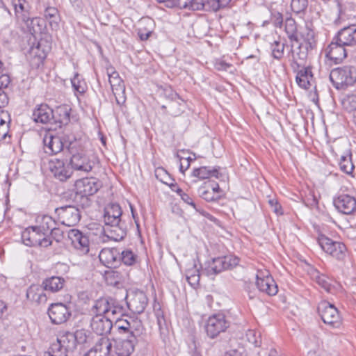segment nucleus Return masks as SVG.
Wrapping results in <instances>:
<instances>
[{
    "instance_id": "nucleus-1",
    "label": "nucleus",
    "mask_w": 356,
    "mask_h": 356,
    "mask_svg": "<svg viewBox=\"0 0 356 356\" xmlns=\"http://www.w3.org/2000/svg\"><path fill=\"white\" fill-rule=\"evenodd\" d=\"M122 213L121 207L118 204H111L105 209L104 226L102 229V242H107L108 240L118 241L125 237L126 229L120 219Z\"/></svg>"
},
{
    "instance_id": "nucleus-2",
    "label": "nucleus",
    "mask_w": 356,
    "mask_h": 356,
    "mask_svg": "<svg viewBox=\"0 0 356 356\" xmlns=\"http://www.w3.org/2000/svg\"><path fill=\"white\" fill-rule=\"evenodd\" d=\"M168 8L179 7L193 10L217 11L229 4V0H156Z\"/></svg>"
},
{
    "instance_id": "nucleus-3",
    "label": "nucleus",
    "mask_w": 356,
    "mask_h": 356,
    "mask_svg": "<svg viewBox=\"0 0 356 356\" xmlns=\"http://www.w3.org/2000/svg\"><path fill=\"white\" fill-rule=\"evenodd\" d=\"M330 79L337 89H343L356 82V67L351 65L339 67L331 70Z\"/></svg>"
},
{
    "instance_id": "nucleus-4",
    "label": "nucleus",
    "mask_w": 356,
    "mask_h": 356,
    "mask_svg": "<svg viewBox=\"0 0 356 356\" xmlns=\"http://www.w3.org/2000/svg\"><path fill=\"white\" fill-rule=\"evenodd\" d=\"M239 259L232 255L217 257L206 264L202 269L201 274L207 276H214L220 272L231 269L238 265Z\"/></svg>"
},
{
    "instance_id": "nucleus-5",
    "label": "nucleus",
    "mask_w": 356,
    "mask_h": 356,
    "mask_svg": "<svg viewBox=\"0 0 356 356\" xmlns=\"http://www.w3.org/2000/svg\"><path fill=\"white\" fill-rule=\"evenodd\" d=\"M318 313L325 324L332 328H339L342 319L337 308L327 301H321L317 307Z\"/></svg>"
},
{
    "instance_id": "nucleus-6",
    "label": "nucleus",
    "mask_w": 356,
    "mask_h": 356,
    "mask_svg": "<svg viewBox=\"0 0 356 356\" xmlns=\"http://www.w3.org/2000/svg\"><path fill=\"white\" fill-rule=\"evenodd\" d=\"M71 154L70 165L72 170L85 173H88L92 170L95 162L90 159V156L86 150L83 149H74L72 147Z\"/></svg>"
},
{
    "instance_id": "nucleus-7",
    "label": "nucleus",
    "mask_w": 356,
    "mask_h": 356,
    "mask_svg": "<svg viewBox=\"0 0 356 356\" xmlns=\"http://www.w3.org/2000/svg\"><path fill=\"white\" fill-rule=\"evenodd\" d=\"M23 243L27 246H40L47 248L51 245V240L47 237L37 226L26 229L22 233Z\"/></svg>"
},
{
    "instance_id": "nucleus-8",
    "label": "nucleus",
    "mask_w": 356,
    "mask_h": 356,
    "mask_svg": "<svg viewBox=\"0 0 356 356\" xmlns=\"http://www.w3.org/2000/svg\"><path fill=\"white\" fill-rule=\"evenodd\" d=\"M318 243L325 252L337 260L343 261L346 258L347 250L343 243L334 241L325 235L318 236Z\"/></svg>"
},
{
    "instance_id": "nucleus-9",
    "label": "nucleus",
    "mask_w": 356,
    "mask_h": 356,
    "mask_svg": "<svg viewBox=\"0 0 356 356\" xmlns=\"http://www.w3.org/2000/svg\"><path fill=\"white\" fill-rule=\"evenodd\" d=\"M55 211L60 222L68 227L76 225L81 219L79 210L72 205L57 208Z\"/></svg>"
},
{
    "instance_id": "nucleus-10",
    "label": "nucleus",
    "mask_w": 356,
    "mask_h": 356,
    "mask_svg": "<svg viewBox=\"0 0 356 356\" xmlns=\"http://www.w3.org/2000/svg\"><path fill=\"white\" fill-rule=\"evenodd\" d=\"M228 327L229 323L223 314H214L207 320L206 332L210 338L213 339L220 333L225 332Z\"/></svg>"
},
{
    "instance_id": "nucleus-11",
    "label": "nucleus",
    "mask_w": 356,
    "mask_h": 356,
    "mask_svg": "<svg viewBox=\"0 0 356 356\" xmlns=\"http://www.w3.org/2000/svg\"><path fill=\"white\" fill-rule=\"evenodd\" d=\"M346 47L334 36L331 42L324 49L325 57L332 60L334 64L340 63L347 57Z\"/></svg>"
},
{
    "instance_id": "nucleus-12",
    "label": "nucleus",
    "mask_w": 356,
    "mask_h": 356,
    "mask_svg": "<svg viewBox=\"0 0 356 356\" xmlns=\"http://www.w3.org/2000/svg\"><path fill=\"white\" fill-rule=\"evenodd\" d=\"M100 186V183L95 178L86 177L75 181L74 190L81 197H88L96 193Z\"/></svg>"
},
{
    "instance_id": "nucleus-13",
    "label": "nucleus",
    "mask_w": 356,
    "mask_h": 356,
    "mask_svg": "<svg viewBox=\"0 0 356 356\" xmlns=\"http://www.w3.org/2000/svg\"><path fill=\"white\" fill-rule=\"evenodd\" d=\"M107 74L117 104H121L124 103L125 99L123 95L124 93L125 87L123 81L120 77L119 74L112 67L107 69Z\"/></svg>"
},
{
    "instance_id": "nucleus-14",
    "label": "nucleus",
    "mask_w": 356,
    "mask_h": 356,
    "mask_svg": "<svg viewBox=\"0 0 356 356\" xmlns=\"http://www.w3.org/2000/svg\"><path fill=\"white\" fill-rule=\"evenodd\" d=\"M75 348V344L73 339H70V333L61 336L54 343L49 353V356H67V353Z\"/></svg>"
},
{
    "instance_id": "nucleus-15",
    "label": "nucleus",
    "mask_w": 356,
    "mask_h": 356,
    "mask_svg": "<svg viewBox=\"0 0 356 356\" xmlns=\"http://www.w3.org/2000/svg\"><path fill=\"white\" fill-rule=\"evenodd\" d=\"M127 304L134 313L141 314L147 305V298L141 291H132L127 296Z\"/></svg>"
},
{
    "instance_id": "nucleus-16",
    "label": "nucleus",
    "mask_w": 356,
    "mask_h": 356,
    "mask_svg": "<svg viewBox=\"0 0 356 356\" xmlns=\"http://www.w3.org/2000/svg\"><path fill=\"white\" fill-rule=\"evenodd\" d=\"M333 203L341 213L350 215L356 211V199L348 194H340L334 198Z\"/></svg>"
},
{
    "instance_id": "nucleus-17",
    "label": "nucleus",
    "mask_w": 356,
    "mask_h": 356,
    "mask_svg": "<svg viewBox=\"0 0 356 356\" xmlns=\"http://www.w3.org/2000/svg\"><path fill=\"white\" fill-rule=\"evenodd\" d=\"M48 314L54 324L65 322L71 315L69 307L63 303L52 304L49 309Z\"/></svg>"
},
{
    "instance_id": "nucleus-18",
    "label": "nucleus",
    "mask_w": 356,
    "mask_h": 356,
    "mask_svg": "<svg viewBox=\"0 0 356 356\" xmlns=\"http://www.w3.org/2000/svg\"><path fill=\"white\" fill-rule=\"evenodd\" d=\"M68 238L71 241L73 247L79 250L81 254H87L89 252V239L78 229H70L68 232Z\"/></svg>"
},
{
    "instance_id": "nucleus-19",
    "label": "nucleus",
    "mask_w": 356,
    "mask_h": 356,
    "mask_svg": "<svg viewBox=\"0 0 356 356\" xmlns=\"http://www.w3.org/2000/svg\"><path fill=\"white\" fill-rule=\"evenodd\" d=\"M91 329L99 335H104L110 333L113 323L110 319V315L101 316L95 315L90 321Z\"/></svg>"
},
{
    "instance_id": "nucleus-20",
    "label": "nucleus",
    "mask_w": 356,
    "mask_h": 356,
    "mask_svg": "<svg viewBox=\"0 0 356 356\" xmlns=\"http://www.w3.org/2000/svg\"><path fill=\"white\" fill-rule=\"evenodd\" d=\"M143 330L141 321L137 318L129 317V323L127 334L130 336L123 342V345L128 348V351H134V343L137 336L140 335Z\"/></svg>"
},
{
    "instance_id": "nucleus-21",
    "label": "nucleus",
    "mask_w": 356,
    "mask_h": 356,
    "mask_svg": "<svg viewBox=\"0 0 356 356\" xmlns=\"http://www.w3.org/2000/svg\"><path fill=\"white\" fill-rule=\"evenodd\" d=\"M49 168L54 176L61 181H66L72 175V170L65 166L63 161L57 159L49 161Z\"/></svg>"
},
{
    "instance_id": "nucleus-22",
    "label": "nucleus",
    "mask_w": 356,
    "mask_h": 356,
    "mask_svg": "<svg viewBox=\"0 0 356 356\" xmlns=\"http://www.w3.org/2000/svg\"><path fill=\"white\" fill-rule=\"evenodd\" d=\"M337 40L346 47L356 45V24H350L341 29L334 35Z\"/></svg>"
},
{
    "instance_id": "nucleus-23",
    "label": "nucleus",
    "mask_w": 356,
    "mask_h": 356,
    "mask_svg": "<svg viewBox=\"0 0 356 356\" xmlns=\"http://www.w3.org/2000/svg\"><path fill=\"white\" fill-rule=\"evenodd\" d=\"M99 258L100 261L108 268H115L120 263V252L117 248H104Z\"/></svg>"
},
{
    "instance_id": "nucleus-24",
    "label": "nucleus",
    "mask_w": 356,
    "mask_h": 356,
    "mask_svg": "<svg viewBox=\"0 0 356 356\" xmlns=\"http://www.w3.org/2000/svg\"><path fill=\"white\" fill-rule=\"evenodd\" d=\"M112 347V342L108 338L102 337L84 356H109Z\"/></svg>"
},
{
    "instance_id": "nucleus-25",
    "label": "nucleus",
    "mask_w": 356,
    "mask_h": 356,
    "mask_svg": "<svg viewBox=\"0 0 356 356\" xmlns=\"http://www.w3.org/2000/svg\"><path fill=\"white\" fill-rule=\"evenodd\" d=\"M53 118L54 110L46 104L39 105L33 111V119L36 122L46 124L51 122Z\"/></svg>"
},
{
    "instance_id": "nucleus-26",
    "label": "nucleus",
    "mask_w": 356,
    "mask_h": 356,
    "mask_svg": "<svg viewBox=\"0 0 356 356\" xmlns=\"http://www.w3.org/2000/svg\"><path fill=\"white\" fill-rule=\"evenodd\" d=\"M310 276L321 288H323L327 293H332L334 289V281L332 278L327 277L325 274L321 273L316 269H312L310 271Z\"/></svg>"
},
{
    "instance_id": "nucleus-27",
    "label": "nucleus",
    "mask_w": 356,
    "mask_h": 356,
    "mask_svg": "<svg viewBox=\"0 0 356 356\" xmlns=\"http://www.w3.org/2000/svg\"><path fill=\"white\" fill-rule=\"evenodd\" d=\"M44 149L45 153L56 154L63 150V144L60 137L47 135L44 138Z\"/></svg>"
},
{
    "instance_id": "nucleus-28",
    "label": "nucleus",
    "mask_w": 356,
    "mask_h": 356,
    "mask_svg": "<svg viewBox=\"0 0 356 356\" xmlns=\"http://www.w3.org/2000/svg\"><path fill=\"white\" fill-rule=\"evenodd\" d=\"M45 291L42 284L41 285L32 284L26 291V297L29 300L36 303H45L47 300Z\"/></svg>"
},
{
    "instance_id": "nucleus-29",
    "label": "nucleus",
    "mask_w": 356,
    "mask_h": 356,
    "mask_svg": "<svg viewBox=\"0 0 356 356\" xmlns=\"http://www.w3.org/2000/svg\"><path fill=\"white\" fill-rule=\"evenodd\" d=\"M185 107L186 104L180 97L177 99H174L161 106V108L165 113L173 117L180 115L184 112Z\"/></svg>"
},
{
    "instance_id": "nucleus-30",
    "label": "nucleus",
    "mask_w": 356,
    "mask_h": 356,
    "mask_svg": "<svg viewBox=\"0 0 356 356\" xmlns=\"http://www.w3.org/2000/svg\"><path fill=\"white\" fill-rule=\"evenodd\" d=\"M156 323L158 325L160 337L164 343H166L169 339V325L166 321L163 312L159 309L156 311Z\"/></svg>"
},
{
    "instance_id": "nucleus-31",
    "label": "nucleus",
    "mask_w": 356,
    "mask_h": 356,
    "mask_svg": "<svg viewBox=\"0 0 356 356\" xmlns=\"http://www.w3.org/2000/svg\"><path fill=\"white\" fill-rule=\"evenodd\" d=\"M65 284V280L60 276H52L46 278L42 282V286L46 291L56 293L60 291Z\"/></svg>"
},
{
    "instance_id": "nucleus-32",
    "label": "nucleus",
    "mask_w": 356,
    "mask_h": 356,
    "mask_svg": "<svg viewBox=\"0 0 356 356\" xmlns=\"http://www.w3.org/2000/svg\"><path fill=\"white\" fill-rule=\"evenodd\" d=\"M312 79L313 74L310 67L301 68L296 75L298 85L304 89H308L311 86Z\"/></svg>"
},
{
    "instance_id": "nucleus-33",
    "label": "nucleus",
    "mask_w": 356,
    "mask_h": 356,
    "mask_svg": "<svg viewBox=\"0 0 356 356\" xmlns=\"http://www.w3.org/2000/svg\"><path fill=\"white\" fill-rule=\"evenodd\" d=\"M70 111L68 107L65 106L57 107L54 111V118L51 121L56 124H59L60 127L67 125L70 120Z\"/></svg>"
},
{
    "instance_id": "nucleus-34",
    "label": "nucleus",
    "mask_w": 356,
    "mask_h": 356,
    "mask_svg": "<svg viewBox=\"0 0 356 356\" xmlns=\"http://www.w3.org/2000/svg\"><path fill=\"white\" fill-rule=\"evenodd\" d=\"M111 302L108 298H102L95 301L91 309V312L95 315H110Z\"/></svg>"
},
{
    "instance_id": "nucleus-35",
    "label": "nucleus",
    "mask_w": 356,
    "mask_h": 356,
    "mask_svg": "<svg viewBox=\"0 0 356 356\" xmlns=\"http://www.w3.org/2000/svg\"><path fill=\"white\" fill-rule=\"evenodd\" d=\"M193 177H198L200 179H209L214 177L216 178L219 177V172L218 168H213L210 169L209 167L202 166L193 170L192 173Z\"/></svg>"
},
{
    "instance_id": "nucleus-36",
    "label": "nucleus",
    "mask_w": 356,
    "mask_h": 356,
    "mask_svg": "<svg viewBox=\"0 0 356 356\" xmlns=\"http://www.w3.org/2000/svg\"><path fill=\"white\" fill-rule=\"evenodd\" d=\"M186 277L191 286L195 287L200 279V273L195 261L191 264V268L186 270Z\"/></svg>"
},
{
    "instance_id": "nucleus-37",
    "label": "nucleus",
    "mask_w": 356,
    "mask_h": 356,
    "mask_svg": "<svg viewBox=\"0 0 356 356\" xmlns=\"http://www.w3.org/2000/svg\"><path fill=\"white\" fill-rule=\"evenodd\" d=\"M285 31L291 42H298L300 34L298 32L296 23L293 19H286L285 22Z\"/></svg>"
},
{
    "instance_id": "nucleus-38",
    "label": "nucleus",
    "mask_w": 356,
    "mask_h": 356,
    "mask_svg": "<svg viewBox=\"0 0 356 356\" xmlns=\"http://www.w3.org/2000/svg\"><path fill=\"white\" fill-rule=\"evenodd\" d=\"M339 168L341 171L347 175H352L355 166L352 161V154L347 152L345 155H341L339 161Z\"/></svg>"
},
{
    "instance_id": "nucleus-39",
    "label": "nucleus",
    "mask_w": 356,
    "mask_h": 356,
    "mask_svg": "<svg viewBox=\"0 0 356 356\" xmlns=\"http://www.w3.org/2000/svg\"><path fill=\"white\" fill-rule=\"evenodd\" d=\"M12 5L17 17H22L23 21L27 17L29 4L26 0H12Z\"/></svg>"
},
{
    "instance_id": "nucleus-40",
    "label": "nucleus",
    "mask_w": 356,
    "mask_h": 356,
    "mask_svg": "<svg viewBox=\"0 0 356 356\" xmlns=\"http://www.w3.org/2000/svg\"><path fill=\"white\" fill-rule=\"evenodd\" d=\"M301 36L311 48L316 45V33L312 22H306L305 31L301 33Z\"/></svg>"
},
{
    "instance_id": "nucleus-41",
    "label": "nucleus",
    "mask_w": 356,
    "mask_h": 356,
    "mask_svg": "<svg viewBox=\"0 0 356 356\" xmlns=\"http://www.w3.org/2000/svg\"><path fill=\"white\" fill-rule=\"evenodd\" d=\"M71 83L74 90L79 94H83L87 90V84L79 73H75L71 79Z\"/></svg>"
},
{
    "instance_id": "nucleus-42",
    "label": "nucleus",
    "mask_w": 356,
    "mask_h": 356,
    "mask_svg": "<svg viewBox=\"0 0 356 356\" xmlns=\"http://www.w3.org/2000/svg\"><path fill=\"white\" fill-rule=\"evenodd\" d=\"M285 43L284 40L279 38L270 45L271 56L273 58L280 60L283 57Z\"/></svg>"
},
{
    "instance_id": "nucleus-43",
    "label": "nucleus",
    "mask_w": 356,
    "mask_h": 356,
    "mask_svg": "<svg viewBox=\"0 0 356 356\" xmlns=\"http://www.w3.org/2000/svg\"><path fill=\"white\" fill-rule=\"evenodd\" d=\"M343 108L348 111L353 112L356 110V95H347L341 99Z\"/></svg>"
},
{
    "instance_id": "nucleus-44",
    "label": "nucleus",
    "mask_w": 356,
    "mask_h": 356,
    "mask_svg": "<svg viewBox=\"0 0 356 356\" xmlns=\"http://www.w3.org/2000/svg\"><path fill=\"white\" fill-rule=\"evenodd\" d=\"M58 10L54 7H48L44 10V17L49 20V24L52 28L58 27Z\"/></svg>"
},
{
    "instance_id": "nucleus-45",
    "label": "nucleus",
    "mask_w": 356,
    "mask_h": 356,
    "mask_svg": "<svg viewBox=\"0 0 356 356\" xmlns=\"http://www.w3.org/2000/svg\"><path fill=\"white\" fill-rule=\"evenodd\" d=\"M138 257L131 250H126L120 253V261L127 266H132L137 261Z\"/></svg>"
},
{
    "instance_id": "nucleus-46",
    "label": "nucleus",
    "mask_w": 356,
    "mask_h": 356,
    "mask_svg": "<svg viewBox=\"0 0 356 356\" xmlns=\"http://www.w3.org/2000/svg\"><path fill=\"white\" fill-rule=\"evenodd\" d=\"M40 220V225L38 227L44 233L50 231L54 226L56 222L53 218L47 215L42 216Z\"/></svg>"
},
{
    "instance_id": "nucleus-47",
    "label": "nucleus",
    "mask_w": 356,
    "mask_h": 356,
    "mask_svg": "<svg viewBox=\"0 0 356 356\" xmlns=\"http://www.w3.org/2000/svg\"><path fill=\"white\" fill-rule=\"evenodd\" d=\"M180 197L185 203L192 206L197 212L200 213L202 216H205L211 221H216V218L211 215H210L209 213L197 208L192 197H190L188 194L184 193Z\"/></svg>"
},
{
    "instance_id": "nucleus-48",
    "label": "nucleus",
    "mask_w": 356,
    "mask_h": 356,
    "mask_svg": "<svg viewBox=\"0 0 356 356\" xmlns=\"http://www.w3.org/2000/svg\"><path fill=\"white\" fill-rule=\"evenodd\" d=\"M70 339H73L74 344L76 343L83 344L88 342V332L85 330H78L74 334L70 333Z\"/></svg>"
},
{
    "instance_id": "nucleus-49",
    "label": "nucleus",
    "mask_w": 356,
    "mask_h": 356,
    "mask_svg": "<svg viewBox=\"0 0 356 356\" xmlns=\"http://www.w3.org/2000/svg\"><path fill=\"white\" fill-rule=\"evenodd\" d=\"M105 278L108 284L115 286L120 282L122 276L118 271L108 270L106 272Z\"/></svg>"
},
{
    "instance_id": "nucleus-50",
    "label": "nucleus",
    "mask_w": 356,
    "mask_h": 356,
    "mask_svg": "<svg viewBox=\"0 0 356 356\" xmlns=\"http://www.w3.org/2000/svg\"><path fill=\"white\" fill-rule=\"evenodd\" d=\"M308 6V0H291V7L296 13L304 12Z\"/></svg>"
},
{
    "instance_id": "nucleus-51",
    "label": "nucleus",
    "mask_w": 356,
    "mask_h": 356,
    "mask_svg": "<svg viewBox=\"0 0 356 356\" xmlns=\"http://www.w3.org/2000/svg\"><path fill=\"white\" fill-rule=\"evenodd\" d=\"M268 207L271 211L277 216H280L284 214V209L279 200L273 197L268 200Z\"/></svg>"
},
{
    "instance_id": "nucleus-52",
    "label": "nucleus",
    "mask_w": 356,
    "mask_h": 356,
    "mask_svg": "<svg viewBox=\"0 0 356 356\" xmlns=\"http://www.w3.org/2000/svg\"><path fill=\"white\" fill-rule=\"evenodd\" d=\"M254 330H250L247 332L245 337L247 341L254 347H259L261 345V337Z\"/></svg>"
},
{
    "instance_id": "nucleus-53",
    "label": "nucleus",
    "mask_w": 356,
    "mask_h": 356,
    "mask_svg": "<svg viewBox=\"0 0 356 356\" xmlns=\"http://www.w3.org/2000/svg\"><path fill=\"white\" fill-rule=\"evenodd\" d=\"M270 21L275 27H281L283 23L282 14L280 12H272Z\"/></svg>"
},
{
    "instance_id": "nucleus-54",
    "label": "nucleus",
    "mask_w": 356,
    "mask_h": 356,
    "mask_svg": "<svg viewBox=\"0 0 356 356\" xmlns=\"http://www.w3.org/2000/svg\"><path fill=\"white\" fill-rule=\"evenodd\" d=\"M162 95L165 98L167 102L177 99L179 97V95L170 88H165L163 90Z\"/></svg>"
},
{
    "instance_id": "nucleus-55",
    "label": "nucleus",
    "mask_w": 356,
    "mask_h": 356,
    "mask_svg": "<svg viewBox=\"0 0 356 356\" xmlns=\"http://www.w3.org/2000/svg\"><path fill=\"white\" fill-rule=\"evenodd\" d=\"M129 317H128L127 318L118 319L115 321V325L118 327V329L120 331L123 332L124 333H127L129 327Z\"/></svg>"
},
{
    "instance_id": "nucleus-56",
    "label": "nucleus",
    "mask_w": 356,
    "mask_h": 356,
    "mask_svg": "<svg viewBox=\"0 0 356 356\" xmlns=\"http://www.w3.org/2000/svg\"><path fill=\"white\" fill-rule=\"evenodd\" d=\"M278 292V286L275 281L268 275V296H275Z\"/></svg>"
},
{
    "instance_id": "nucleus-57",
    "label": "nucleus",
    "mask_w": 356,
    "mask_h": 356,
    "mask_svg": "<svg viewBox=\"0 0 356 356\" xmlns=\"http://www.w3.org/2000/svg\"><path fill=\"white\" fill-rule=\"evenodd\" d=\"M201 197L207 202H211L218 200L220 195L218 194H213L211 191L207 190L202 192Z\"/></svg>"
},
{
    "instance_id": "nucleus-58",
    "label": "nucleus",
    "mask_w": 356,
    "mask_h": 356,
    "mask_svg": "<svg viewBox=\"0 0 356 356\" xmlns=\"http://www.w3.org/2000/svg\"><path fill=\"white\" fill-rule=\"evenodd\" d=\"M214 65L215 68L219 71H227L232 67L231 64L221 59L216 60Z\"/></svg>"
},
{
    "instance_id": "nucleus-59",
    "label": "nucleus",
    "mask_w": 356,
    "mask_h": 356,
    "mask_svg": "<svg viewBox=\"0 0 356 356\" xmlns=\"http://www.w3.org/2000/svg\"><path fill=\"white\" fill-rule=\"evenodd\" d=\"M51 237L55 239L57 242L60 241L63 238V232L54 226L50 230Z\"/></svg>"
},
{
    "instance_id": "nucleus-60",
    "label": "nucleus",
    "mask_w": 356,
    "mask_h": 356,
    "mask_svg": "<svg viewBox=\"0 0 356 356\" xmlns=\"http://www.w3.org/2000/svg\"><path fill=\"white\" fill-rule=\"evenodd\" d=\"M256 284L260 291H267V282L264 278H260L259 275H257V282Z\"/></svg>"
},
{
    "instance_id": "nucleus-61",
    "label": "nucleus",
    "mask_w": 356,
    "mask_h": 356,
    "mask_svg": "<svg viewBox=\"0 0 356 356\" xmlns=\"http://www.w3.org/2000/svg\"><path fill=\"white\" fill-rule=\"evenodd\" d=\"M8 104V97L4 90L0 88V108L5 107Z\"/></svg>"
},
{
    "instance_id": "nucleus-62",
    "label": "nucleus",
    "mask_w": 356,
    "mask_h": 356,
    "mask_svg": "<svg viewBox=\"0 0 356 356\" xmlns=\"http://www.w3.org/2000/svg\"><path fill=\"white\" fill-rule=\"evenodd\" d=\"M42 46V41L40 42L36 47H33L31 49V53L34 54L36 56H38L40 60H43L46 57V54L44 50H42V54H39L38 51L40 49Z\"/></svg>"
},
{
    "instance_id": "nucleus-63",
    "label": "nucleus",
    "mask_w": 356,
    "mask_h": 356,
    "mask_svg": "<svg viewBox=\"0 0 356 356\" xmlns=\"http://www.w3.org/2000/svg\"><path fill=\"white\" fill-rule=\"evenodd\" d=\"M10 83V77L7 74H1L0 76V88L3 90L7 88Z\"/></svg>"
},
{
    "instance_id": "nucleus-64",
    "label": "nucleus",
    "mask_w": 356,
    "mask_h": 356,
    "mask_svg": "<svg viewBox=\"0 0 356 356\" xmlns=\"http://www.w3.org/2000/svg\"><path fill=\"white\" fill-rule=\"evenodd\" d=\"M138 33V35H139L140 38L142 40H146L150 36V35L152 33V31L151 30H145V31H143V28H139Z\"/></svg>"
}]
</instances>
